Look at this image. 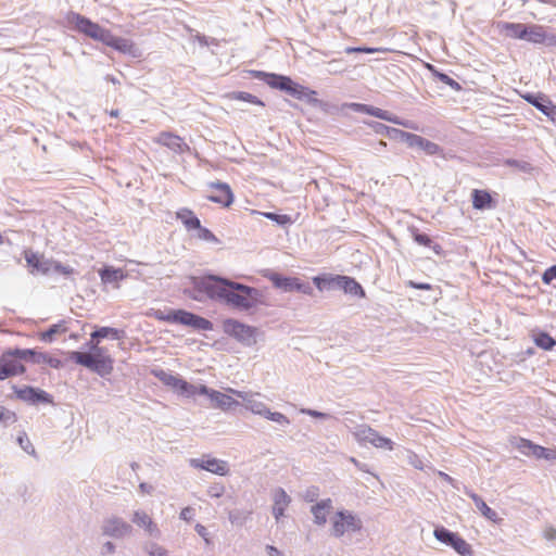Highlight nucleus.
Instances as JSON below:
<instances>
[{
    "label": "nucleus",
    "mask_w": 556,
    "mask_h": 556,
    "mask_svg": "<svg viewBox=\"0 0 556 556\" xmlns=\"http://www.w3.org/2000/svg\"><path fill=\"white\" fill-rule=\"evenodd\" d=\"M198 287L210 299L237 311L251 312L264 304L263 294L258 289L226 278L208 276L201 279Z\"/></svg>",
    "instance_id": "obj_1"
},
{
    "label": "nucleus",
    "mask_w": 556,
    "mask_h": 556,
    "mask_svg": "<svg viewBox=\"0 0 556 556\" xmlns=\"http://www.w3.org/2000/svg\"><path fill=\"white\" fill-rule=\"evenodd\" d=\"M22 361L34 364H47L52 368H60L62 366V362L59 358L52 357L46 353L37 352L36 350H9L0 357V380L23 374L25 371V367L21 363Z\"/></svg>",
    "instance_id": "obj_2"
},
{
    "label": "nucleus",
    "mask_w": 556,
    "mask_h": 556,
    "mask_svg": "<svg viewBox=\"0 0 556 556\" xmlns=\"http://www.w3.org/2000/svg\"><path fill=\"white\" fill-rule=\"evenodd\" d=\"M25 261L31 268L30 273H40L48 275L50 273H56L64 276H68L74 273V269L70 266L62 265L52 258H46L43 255L34 253L31 251L25 252Z\"/></svg>",
    "instance_id": "obj_3"
},
{
    "label": "nucleus",
    "mask_w": 556,
    "mask_h": 556,
    "mask_svg": "<svg viewBox=\"0 0 556 556\" xmlns=\"http://www.w3.org/2000/svg\"><path fill=\"white\" fill-rule=\"evenodd\" d=\"M223 330L245 346L256 344L260 331L256 327L229 318L223 321Z\"/></svg>",
    "instance_id": "obj_4"
},
{
    "label": "nucleus",
    "mask_w": 556,
    "mask_h": 556,
    "mask_svg": "<svg viewBox=\"0 0 556 556\" xmlns=\"http://www.w3.org/2000/svg\"><path fill=\"white\" fill-rule=\"evenodd\" d=\"M67 21L77 31L86 35L87 37H90L93 40L101 41L102 43L105 42L110 34V30L101 27L99 24L93 23L89 18L78 13H71L67 16Z\"/></svg>",
    "instance_id": "obj_5"
},
{
    "label": "nucleus",
    "mask_w": 556,
    "mask_h": 556,
    "mask_svg": "<svg viewBox=\"0 0 556 556\" xmlns=\"http://www.w3.org/2000/svg\"><path fill=\"white\" fill-rule=\"evenodd\" d=\"M101 534L115 540L130 538L134 533L132 526L116 515L106 516L100 527Z\"/></svg>",
    "instance_id": "obj_6"
},
{
    "label": "nucleus",
    "mask_w": 556,
    "mask_h": 556,
    "mask_svg": "<svg viewBox=\"0 0 556 556\" xmlns=\"http://www.w3.org/2000/svg\"><path fill=\"white\" fill-rule=\"evenodd\" d=\"M362 529V521L350 510H339L332 518L331 534L341 538L345 532H356Z\"/></svg>",
    "instance_id": "obj_7"
},
{
    "label": "nucleus",
    "mask_w": 556,
    "mask_h": 556,
    "mask_svg": "<svg viewBox=\"0 0 556 556\" xmlns=\"http://www.w3.org/2000/svg\"><path fill=\"white\" fill-rule=\"evenodd\" d=\"M228 392L242 399L243 406L252 414L265 417V415L268 413L269 408L263 401L260 400V393L244 392L231 388L228 389Z\"/></svg>",
    "instance_id": "obj_8"
},
{
    "label": "nucleus",
    "mask_w": 556,
    "mask_h": 556,
    "mask_svg": "<svg viewBox=\"0 0 556 556\" xmlns=\"http://www.w3.org/2000/svg\"><path fill=\"white\" fill-rule=\"evenodd\" d=\"M189 464L193 468L203 469L218 476H227L229 473L227 462L210 456H203L202 458H191Z\"/></svg>",
    "instance_id": "obj_9"
},
{
    "label": "nucleus",
    "mask_w": 556,
    "mask_h": 556,
    "mask_svg": "<svg viewBox=\"0 0 556 556\" xmlns=\"http://www.w3.org/2000/svg\"><path fill=\"white\" fill-rule=\"evenodd\" d=\"M173 319H175V324L188 326L197 330L210 331L213 329V324L208 319L184 309H178V315L174 316Z\"/></svg>",
    "instance_id": "obj_10"
},
{
    "label": "nucleus",
    "mask_w": 556,
    "mask_h": 556,
    "mask_svg": "<svg viewBox=\"0 0 556 556\" xmlns=\"http://www.w3.org/2000/svg\"><path fill=\"white\" fill-rule=\"evenodd\" d=\"M131 522L142 529L148 536L159 539L161 531L152 517L142 509H137L131 515Z\"/></svg>",
    "instance_id": "obj_11"
},
{
    "label": "nucleus",
    "mask_w": 556,
    "mask_h": 556,
    "mask_svg": "<svg viewBox=\"0 0 556 556\" xmlns=\"http://www.w3.org/2000/svg\"><path fill=\"white\" fill-rule=\"evenodd\" d=\"M154 377H156L162 383L172 388L174 391L184 395L185 391L191 390V383L186 380L179 378L177 375H173L169 371L164 369H154L152 370Z\"/></svg>",
    "instance_id": "obj_12"
},
{
    "label": "nucleus",
    "mask_w": 556,
    "mask_h": 556,
    "mask_svg": "<svg viewBox=\"0 0 556 556\" xmlns=\"http://www.w3.org/2000/svg\"><path fill=\"white\" fill-rule=\"evenodd\" d=\"M519 448L523 454L532 455L538 459L556 460V450L535 445L528 440H521Z\"/></svg>",
    "instance_id": "obj_13"
},
{
    "label": "nucleus",
    "mask_w": 556,
    "mask_h": 556,
    "mask_svg": "<svg viewBox=\"0 0 556 556\" xmlns=\"http://www.w3.org/2000/svg\"><path fill=\"white\" fill-rule=\"evenodd\" d=\"M210 187L215 189V192L207 197L212 202L218 203L225 207H228L233 202V193L229 185L225 182H212Z\"/></svg>",
    "instance_id": "obj_14"
},
{
    "label": "nucleus",
    "mask_w": 556,
    "mask_h": 556,
    "mask_svg": "<svg viewBox=\"0 0 556 556\" xmlns=\"http://www.w3.org/2000/svg\"><path fill=\"white\" fill-rule=\"evenodd\" d=\"M404 142L410 148L422 150L428 155H434L441 152L439 144L412 132H407Z\"/></svg>",
    "instance_id": "obj_15"
},
{
    "label": "nucleus",
    "mask_w": 556,
    "mask_h": 556,
    "mask_svg": "<svg viewBox=\"0 0 556 556\" xmlns=\"http://www.w3.org/2000/svg\"><path fill=\"white\" fill-rule=\"evenodd\" d=\"M525 99L546 115L552 122L556 123V105L548 99L536 94H527Z\"/></svg>",
    "instance_id": "obj_16"
},
{
    "label": "nucleus",
    "mask_w": 556,
    "mask_h": 556,
    "mask_svg": "<svg viewBox=\"0 0 556 556\" xmlns=\"http://www.w3.org/2000/svg\"><path fill=\"white\" fill-rule=\"evenodd\" d=\"M15 393L20 400H23V401L31 403V404H35L38 402H43V403L52 402L50 395L47 392H45L42 390L34 389L31 387L15 389Z\"/></svg>",
    "instance_id": "obj_17"
},
{
    "label": "nucleus",
    "mask_w": 556,
    "mask_h": 556,
    "mask_svg": "<svg viewBox=\"0 0 556 556\" xmlns=\"http://www.w3.org/2000/svg\"><path fill=\"white\" fill-rule=\"evenodd\" d=\"M155 142L167 147L169 150L176 152V153H182L186 150H188L187 143L184 142V140L172 132H161L155 139Z\"/></svg>",
    "instance_id": "obj_18"
},
{
    "label": "nucleus",
    "mask_w": 556,
    "mask_h": 556,
    "mask_svg": "<svg viewBox=\"0 0 556 556\" xmlns=\"http://www.w3.org/2000/svg\"><path fill=\"white\" fill-rule=\"evenodd\" d=\"M367 114L371 115V116H375L377 118H380V119H383V121L396 124V125H401V126L406 127V128H410V129H415V130L418 129V127L415 126V124L413 122H410V121H403V119L399 118L396 115L390 113L389 111H386V110H382V109H379V108H375V106L368 105Z\"/></svg>",
    "instance_id": "obj_19"
},
{
    "label": "nucleus",
    "mask_w": 556,
    "mask_h": 556,
    "mask_svg": "<svg viewBox=\"0 0 556 556\" xmlns=\"http://www.w3.org/2000/svg\"><path fill=\"white\" fill-rule=\"evenodd\" d=\"M466 494L473 501L476 508L485 519L492 521L493 523H500L502 521V518L498 517V514L490 508L478 494L472 491H466Z\"/></svg>",
    "instance_id": "obj_20"
},
{
    "label": "nucleus",
    "mask_w": 556,
    "mask_h": 556,
    "mask_svg": "<svg viewBox=\"0 0 556 556\" xmlns=\"http://www.w3.org/2000/svg\"><path fill=\"white\" fill-rule=\"evenodd\" d=\"M332 501L330 498L323 500L311 507L314 522L324 526L327 522V516L332 510Z\"/></svg>",
    "instance_id": "obj_21"
},
{
    "label": "nucleus",
    "mask_w": 556,
    "mask_h": 556,
    "mask_svg": "<svg viewBox=\"0 0 556 556\" xmlns=\"http://www.w3.org/2000/svg\"><path fill=\"white\" fill-rule=\"evenodd\" d=\"M101 281L105 285H113L115 288H119V281L127 277L121 268H114L112 266H105L99 270Z\"/></svg>",
    "instance_id": "obj_22"
},
{
    "label": "nucleus",
    "mask_w": 556,
    "mask_h": 556,
    "mask_svg": "<svg viewBox=\"0 0 556 556\" xmlns=\"http://www.w3.org/2000/svg\"><path fill=\"white\" fill-rule=\"evenodd\" d=\"M273 500V514L278 521L283 516L285 509L291 502V497L286 493L283 489L278 488L274 491Z\"/></svg>",
    "instance_id": "obj_23"
},
{
    "label": "nucleus",
    "mask_w": 556,
    "mask_h": 556,
    "mask_svg": "<svg viewBox=\"0 0 556 556\" xmlns=\"http://www.w3.org/2000/svg\"><path fill=\"white\" fill-rule=\"evenodd\" d=\"M104 45L112 47L119 52L128 54H134L136 49L135 45L130 40L121 37H115L114 35H112L111 31Z\"/></svg>",
    "instance_id": "obj_24"
},
{
    "label": "nucleus",
    "mask_w": 556,
    "mask_h": 556,
    "mask_svg": "<svg viewBox=\"0 0 556 556\" xmlns=\"http://www.w3.org/2000/svg\"><path fill=\"white\" fill-rule=\"evenodd\" d=\"M265 276L273 282L275 287L283 289L285 291L300 288V283L295 278L283 277L274 271H269Z\"/></svg>",
    "instance_id": "obj_25"
},
{
    "label": "nucleus",
    "mask_w": 556,
    "mask_h": 556,
    "mask_svg": "<svg viewBox=\"0 0 556 556\" xmlns=\"http://www.w3.org/2000/svg\"><path fill=\"white\" fill-rule=\"evenodd\" d=\"M211 402L214 408H219L223 410L229 409L235 405H238V401L231 397L229 394L222 393L219 391L214 390L211 393Z\"/></svg>",
    "instance_id": "obj_26"
},
{
    "label": "nucleus",
    "mask_w": 556,
    "mask_h": 556,
    "mask_svg": "<svg viewBox=\"0 0 556 556\" xmlns=\"http://www.w3.org/2000/svg\"><path fill=\"white\" fill-rule=\"evenodd\" d=\"M280 90L286 91L288 94L300 100L305 98L309 93V90L307 88L298 83H294L290 77H287L285 85L280 86ZM311 93L315 92L311 91Z\"/></svg>",
    "instance_id": "obj_27"
},
{
    "label": "nucleus",
    "mask_w": 556,
    "mask_h": 556,
    "mask_svg": "<svg viewBox=\"0 0 556 556\" xmlns=\"http://www.w3.org/2000/svg\"><path fill=\"white\" fill-rule=\"evenodd\" d=\"M377 432L369 426L361 425L354 429L353 437L359 444H372Z\"/></svg>",
    "instance_id": "obj_28"
},
{
    "label": "nucleus",
    "mask_w": 556,
    "mask_h": 556,
    "mask_svg": "<svg viewBox=\"0 0 556 556\" xmlns=\"http://www.w3.org/2000/svg\"><path fill=\"white\" fill-rule=\"evenodd\" d=\"M498 28L502 34H504L507 37L515 38V39H522L525 38V29L526 25L520 23H500Z\"/></svg>",
    "instance_id": "obj_29"
},
{
    "label": "nucleus",
    "mask_w": 556,
    "mask_h": 556,
    "mask_svg": "<svg viewBox=\"0 0 556 556\" xmlns=\"http://www.w3.org/2000/svg\"><path fill=\"white\" fill-rule=\"evenodd\" d=\"M253 76L260 80L265 81L268 86L275 89L280 90V86L285 85V81L287 79V76L273 74V73H265L261 71H253Z\"/></svg>",
    "instance_id": "obj_30"
},
{
    "label": "nucleus",
    "mask_w": 556,
    "mask_h": 556,
    "mask_svg": "<svg viewBox=\"0 0 556 556\" xmlns=\"http://www.w3.org/2000/svg\"><path fill=\"white\" fill-rule=\"evenodd\" d=\"M177 219H179L188 231L200 228V219L188 208H181L176 213Z\"/></svg>",
    "instance_id": "obj_31"
},
{
    "label": "nucleus",
    "mask_w": 556,
    "mask_h": 556,
    "mask_svg": "<svg viewBox=\"0 0 556 556\" xmlns=\"http://www.w3.org/2000/svg\"><path fill=\"white\" fill-rule=\"evenodd\" d=\"M338 285L344 290L345 293L361 296L365 295L362 286L353 278L340 276L338 277Z\"/></svg>",
    "instance_id": "obj_32"
},
{
    "label": "nucleus",
    "mask_w": 556,
    "mask_h": 556,
    "mask_svg": "<svg viewBox=\"0 0 556 556\" xmlns=\"http://www.w3.org/2000/svg\"><path fill=\"white\" fill-rule=\"evenodd\" d=\"M124 336H125L124 330H119V329L112 328V327H100L91 333V339H96L98 341L100 339H105V338L112 339V340H119V339L124 338Z\"/></svg>",
    "instance_id": "obj_33"
},
{
    "label": "nucleus",
    "mask_w": 556,
    "mask_h": 556,
    "mask_svg": "<svg viewBox=\"0 0 556 556\" xmlns=\"http://www.w3.org/2000/svg\"><path fill=\"white\" fill-rule=\"evenodd\" d=\"M372 128H374V130L377 134L386 135V136H388L391 139H399V140H402V141L405 140V137L407 135V132L404 131V130H401V129H397V128H393V127H389V126H387L384 124L377 123V122L372 124Z\"/></svg>",
    "instance_id": "obj_34"
},
{
    "label": "nucleus",
    "mask_w": 556,
    "mask_h": 556,
    "mask_svg": "<svg viewBox=\"0 0 556 556\" xmlns=\"http://www.w3.org/2000/svg\"><path fill=\"white\" fill-rule=\"evenodd\" d=\"M545 30L546 29L541 25H526L523 40L532 43H542L544 41Z\"/></svg>",
    "instance_id": "obj_35"
},
{
    "label": "nucleus",
    "mask_w": 556,
    "mask_h": 556,
    "mask_svg": "<svg viewBox=\"0 0 556 556\" xmlns=\"http://www.w3.org/2000/svg\"><path fill=\"white\" fill-rule=\"evenodd\" d=\"M491 203H492V198L488 191L478 190V189H475L472 191V206L476 210L490 208Z\"/></svg>",
    "instance_id": "obj_36"
},
{
    "label": "nucleus",
    "mask_w": 556,
    "mask_h": 556,
    "mask_svg": "<svg viewBox=\"0 0 556 556\" xmlns=\"http://www.w3.org/2000/svg\"><path fill=\"white\" fill-rule=\"evenodd\" d=\"M433 535L441 543L452 547V545L458 534L450 531L448 529H446L444 527H435V529L433 531Z\"/></svg>",
    "instance_id": "obj_37"
},
{
    "label": "nucleus",
    "mask_w": 556,
    "mask_h": 556,
    "mask_svg": "<svg viewBox=\"0 0 556 556\" xmlns=\"http://www.w3.org/2000/svg\"><path fill=\"white\" fill-rule=\"evenodd\" d=\"M71 359H73L75 363L92 370V367L94 364V357H93L92 353H84V352L73 351V352H71Z\"/></svg>",
    "instance_id": "obj_38"
},
{
    "label": "nucleus",
    "mask_w": 556,
    "mask_h": 556,
    "mask_svg": "<svg viewBox=\"0 0 556 556\" xmlns=\"http://www.w3.org/2000/svg\"><path fill=\"white\" fill-rule=\"evenodd\" d=\"M112 370L113 359H94V364L91 371L97 372L99 376L103 377L110 375Z\"/></svg>",
    "instance_id": "obj_39"
},
{
    "label": "nucleus",
    "mask_w": 556,
    "mask_h": 556,
    "mask_svg": "<svg viewBox=\"0 0 556 556\" xmlns=\"http://www.w3.org/2000/svg\"><path fill=\"white\" fill-rule=\"evenodd\" d=\"M414 240L420 245L429 247L438 255L442 253L441 245H439L438 243H433L431 238L426 233H414Z\"/></svg>",
    "instance_id": "obj_40"
},
{
    "label": "nucleus",
    "mask_w": 556,
    "mask_h": 556,
    "mask_svg": "<svg viewBox=\"0 0 556 556\" xmlns=\"http://www.w3.org/2000/svg\"><path fill=\"white\" fill-rule=\"evenodd\" d=\"M452 547L460 556H473L472 548L463 538L457 535Z\"/></svg>",
    "instance_id": "obj_41"
},
{
    "label": "nucleus",
    "mask_w": 556,
    "mask_h": 556,
    "mask_svg": "<svg viewBox=\"0 0 556 556\" xmlns=\"http://www.w3.org/2000/svg\"><path fill=\"white\" fill-rule=\"evenodd\" d=\"M534 342L541 349L548 351L556 344V341L547 333L540 332L534 337Z\"/></svg>",
    "instance_id": "obj_42"
},
{
    "label": "nucleus",
    "mask_w": 556,
    "mask_h": 556,
    "mask_svg": "<svg viewBox=\"0 0 556 556\" xmlns=\"http://www.w3.org/2000/svg\"><path fill=\"white\" fill-rule=\"evenodd\" d=\"M66 328L63 324L53 325L40 334V339L45 342H51L55 334L64 332Z\"/></svg>",
    "instance_id": "obj_43"
},
{
    "label": "nucleus",
    "mask_w": 556,
    "mask_h": 556,
    "mask_svg": "<svg viewBox=\"0 0 556 556\" xmlns=\"http://www.w3.org/2000/svg\"><path fill=\"white\" fill-rule=\"evenodd\" d=\"M213 391H214L213 389H210L204 384H198V386L191 384V390L185 391L184 395L190 397V396L200 394V395H205L211 400V393H213Z\"/></svg>",
    "instance_id": "obj_44"
},
{
    "label": "nucleus",
    "mask_w": 556,
    "mask_h": 556,
    "mask_svg": "<svg viewBox=\"0 0 556 556\" xmlns=\"http://www.w3.org/2000/svg\"><path fill=\"white\" fill-rule=\"evenodd\" d=\"M195 231H197L195 237L200 240L215 243V244L219 242V240L216 238V236L210 229L202 227L201 225H200V228L195 229Z\"/></svg>",
    "instance_id": "obj_45"
},
{
    "label": "nucleus",
    "mask_w": 556,
    "mask_h": 556,
    "mask_svg": "<svg viewBox=\"0 0 556 556\" xmlns=\"http://www.w3.org/2000/svg\"><path fill=\"white\" fill-rule=\"evenodd\" d=\"M389 49L386 48H369V47H346L344 52L348 54L352 53H377V52H387Z\"/></svg>",
    "instance_id": "obj_46"
},
{
    "label": "nucleus",
    "mask_w": 556,
    "mask_h": 556,
    "mask_svg": "<svg viewBox=\"0 0 556 556\" xmlns=\"http://www.w3.org/2000/svg\"><path fill=\"white\" fill-rule=\"evenodd\" d=\"M143 548L149 556H168V552L154 542L147 543Z\"/></svg>",
    "instance_id": "obj_47"
},
{
    "label": "nucleus",
    "mask_w": 556,
    "mask_h": 556,
    "mask_svg": "<svg viewBox=\"0 0 556 556\" xmlns=\"http://www.w3.org/2000/svg\"><path fill=\"white\" fill-rule=\"evenodd\" d=\"M264 418L271 420L283 427L290 424V420L286 415L279 412H271L270 409H268V413L265 415Z\"/></svg>",
    "instance_id": "obj_48"
},
{
    "label": "nucleus",
    "mask_w": 556,
    "mask_h": 556,
    "mask_svg": "<svg viewBox=\"0 0 556 556\" xmlns=\"http://www.w3.org/2000/svg\"><path fill=\"white\" fill-rule=\"evenodd\" d=\"M371 445L381 450H393V442L389 438L380 435L379 432H377V435Z\"/></svg>",
    "instance_id": "obj_49"
},
{
    "label": "nucleus",
    "mask_w": 556,
    "mask_h": 556,
    "mask_svg": "<svg viewBox=\"0 0 556 556\" xmlns=\"http://www.w3.org/2000/svg\"><path fill=\"white\" fill-rule=\"evenodd\" d=\"M18 445L29 455L36 456V451L26 434H22L17 438Z\"/></svg>",
    "instance_id": "obj_50"
},
{
    "label": "nucleus",
    "mask_w": 556,
    "mask_h": 556,
    "mask_svg": "<svg viewBox=\"0 0 556 556\" xmlns=\"http://www.w3.org/2000/svg\"><path fill=\"white\" fill-rule=\"evenodd\" d=\"M505 163L508 166L516 167V168H518L519 170H521L523 173H529L532 169L531 164L526 162V161L508 159V160L505 161Z\"/></svg>",
    "instance_id": "obj_51"
},
{
    "label": "nucleus",
    "mask_w": 556,
    "mask_h": 556,
    "mask_svg": "<svg viewBox=\"0 0 556 556\" xmlns=\"http://www.w3.org/2000/svg\"><path fill=\"white\" fill-rule=\"evenodd\" d=\"M154 315H155V318L159 320H164V321L175 324V319H173V317L178 315V309H176V311L169 309L167 312L156 311Z\"/></svg>",
    "instance_id": "obj_52"
},
{
    "label": "nucleus",
    "mask_w": 556,
    "mask_h": 556,
    "mask_svg": "<svg viewBox=\"0 0 556 556\" xmlns=\"http://www.w3.org/2000/svg\"><path fill=\"white\" fill-rule=\"evenodd\" d=\"M16 416L13 412L7 409L3 406H0V421H3L5 424H12L15 422Z\"/></svg>",
    "instance_id": "obj_53"
},
{
    "label": "nucleus",
    "mask_w": 556,
    "mask_h": 556,
    "mask_svg": "<svg viewBox=\"0 0 556 556\" xmlns=\"http://www.w3.org/2000/svg\"><path fill=\"white\" fill-rule=\"evenodd\" d=\"M437 77L444 84H446L447 86H450L451 88L455 89V90H459L460 89V86L459 84L454 80L453 78H451L448 75L444 74V73H439L437 72L435 73Z\"/></svg>",
    "instance_id": "obj_54"
},
{
    "label": "nucleus",
    "mask_w": 556,
    "mask_h": 556,
    "mask_svg": "<svg viewBox=\"0 0 556 556\" xmlns=\"http://www.w3.org/2000/svg\"><path fill=\"white\" fill-rule=\"evenodd\" d=\"M228 519L232 525H242L244 520L243 513L238 509L229 510Z\"/></svg>",
    "instance_id": "obj_55"
},
{
    "label": "nucleus",
    "mask_w": 556,
    "mask_h": 556,
    "mask_svg": "<svg viewBox=\"0 0 556 556\" xmlns=\"http://www.w3.org/2000/svg\"><path fill=\"white\" fill-rule=\"evenodd\" d=\"M264 216L270 220L276 222L279 225H285L287 223H290V217L288 215H278L275 213H264Z\"/></svg>",
    "instance_id": "obj_56"
},
{
    "label": "nucleus",
    "mask_w": 556,
    "mask_h": 556,
    "mask_svg": "<svg viewBox=\"0 0 556 556\" xmlns=\"http://www.w3.org/2000/svg\"><path fill=\"white\" fill-rule=\"evenodd\" d=\"M300 413L304 414V415H308V416L314 417V418H319V419H328V418H330L329 414L323 413V412H318V410H315V409H311V408H301Z\"/></svg>",
    "instance_id": "obj_57"
},
{
    "label": "nucleus",
    "mask_w": 556,
    "mask_h": 556,
    "mask_svg": "<svg viewBox=\"0 0 556 556\" xmlns=\"http://www.w3.org/2000/svg\"><path fill=\"white\" fill-rule=\"evenodd\" d=\"M92 355L94 359H112L108 353V350L102 346H94Z\"/></svg>",
    "instance_id": "obj_58"
},
{
    "label": "nucleus",
    "mask_w": 556,
    "mask_h": 556,
    "mask_svg": "<svg viewBox=\"0 0 556 556\" xmlns=\"http://www.w3.org/2000/svg\"><path fill=\"white\" fill-rule=\"evenodd\" d=\"M553 279H556V265L547 268L542 276V280L546 285H549Z\"/></svg>",
    "instance_id": "obj_59"
},
{
    "label": "nucleus",
    "mask_w": 556,
    "mask_h": 556,
    "mask_svg": "<svg viewBox=\"0 0 556 556\" xmlns=\"http://www.w3.org/2000/svg\"><path fill=\"white\" fill-rule=\"evenodd\" d=\"M237 99H240V100H243V101H247L250 103L263 105L261 100H258L255 96L248 93V92H239L237 96Z\"/></svg>",
    "instance_id": "obj_60"
},
{
    "label": "nucleus",
    "mask_w": 556,
    "mask_h": 556,
    "mask_svg": "<svg viewBox=\"0 0 556 556\" xmlns=\"http://www.w3.org/2000/svg\"><path fill=\"white\" fill-rule=\"evenodd\" d=\"M408 463L415 467L416 469H424V462L419 458V456L415 453H409Z\"/></svg>",
    "instance_id": "obj_61"
},
{
    "label": "nucleus",
    "mask_w": 556,
    "mask_h": 556,
    "mask_svg": "<svg viewBox=\"0 0 556 556\" xmlns=\"http://www.w3.org/2000/svg\"><path fill=\"white\" fill-rule=\"evenodd\" d=\"M225 488L223 485H212L207 489V494L211 497H219L223 495Z\"/></svg>",
    "instance_id": "obj_62"
},
{
    "label": "nucleus",
    "mask_w": 556,
    "mask_h": 556,
    "mask_svg": "<svg viewBox=\"0 0 556 556\" xmlns=\"http://www.w3.org/2000/svg\"><path fill=\"white\" fill-rule=\"evenodd\" d=\"M194 516V509L192 507H185L181 509L179 517L185 521H190Z\"/></svg>",
    "instance_id": "obj_63"
},
{
    "label": "nucleus",
    "mask_w": 556,
    "mask_h": 556,
    "mask_svg": "<svg viewBox=\"0 0 556 556\" xmlns=\"http://www.w3.org/2000/svg\"><path fill=\"white\" fill-rule=\"evenodd\" d=\"M543 45L547 47H556V34L547 33L545 30Z\"/></svg>",
    "instance_id": "obj_64"
}]
</instances>
